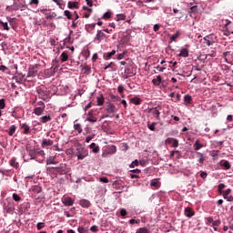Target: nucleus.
<instances>
[{
	"label": "nucleus",
	"mask_w": 233,
	"mask_h": 233,
	"mask_svg": "<svg viewBox=\"0 0 233 233\" xmlns=\"http://www.w3.org/2000/svg\"><path fill=\"white\" fill-rule=\"evenodd\" d=\"M219 165L224 168V170H230V168H232V165H230V162H228V160H221L219 162Z\"/></svg>",
	"instance_id": "nucleus-11"
},
{
	"label": "nucleus",
	"mask_w": 233,
	"mask_h": 233,
	"mask_svg": "<svg viewBox=\"0 0 233 233\" xmlns=\"http://www.w3.org/2000/svg\"><path fill=\"white\" fill-rule=\"evenodd\" d=\"M38 157H45V151L41 149H36V158Z\"/></svg>",
	"instance_id": "nucleus-38"
},
{
	"label": "nucleus",
	"mask_w": 233,
	"mask_h": 233,
	"mask_svg": "<svg viewBox=\"0 0 233 233\" xmlns=\"http://www.w3.org/2000/svg\"><path fill=\"white\" fill-rule=\"evenodd\" d=\"M79 205L83 207V208H88L90 207V202L87 199H81Z\"/></svg>",
	"instance_id": "nucleus-22"
},
{
	"label": "nucleus",
	"mask_w": 233,
	"mask_h": 233,
	"mask_svg": "<svg viewBox=\"0 0 233 233\" xmlns=\"http://www.w3.org/2000/svg\"><path fill=\"white\" fill-rule=\"evenodd\" d=\"M74 129L78 132V134H81L83 132V127H81V124H74Z\"/></svg>",
	"instance_id": "nucleus-35"
},
{
	"label": "nucleus",
	"mask_w": 233,
	"mask_h": 233,
	"mask_svg": "<svg viewBox=\"0 0 233 233\" xmlns=\"http://www.w3.org/2000/svg\"><path fill=\"white\" fill-rule=\"evenodd\" d=\"M174 154H179V150H173L170 152V159H172L174 157Z\"/></svg>",
	"instance_id": "nucleus-61"
},
{
	"label": "nucleus",
	"mask_w": 233,
	"mask_h": 233,
	"mask_svg": "<svg viewBox=\"0 0 233 233\" xmlns=\"http://www.w3.org/2000/svg\"><path fill=\"white\" fill-rule=\"evenodd\" d=\"M86 121H89V123H97V118L94 116H91L86 118Z\"/></svg>",
	"instance_id": "nucleus-41"
},
{
	"label": "nucleus",
	"mask_w": 233,
	"mask_h": 233,
	"mask_svg": "<svg viewBox=\"0 0 233 233\" xmlns=\"http://www.w3.org/2000/svg\"><path fill=\"white\" fill-rule=\"evenodd\" d=\"M178 56L179 57H188V49L183 48Z\"/></svg>",
	"instance_id": "nucleus-32"
},
{
	"label": "nucleus",
	"mask_w": 233,
	"mask_h": 233,
	"mask_svg": "<svg viewBox=\"0 0 233 233\" xmlns=\"http://www.w3.org/2000/svg\"><path fill=\"white\" fill-rule=\"evenodd\" d=\"M35 116H43L45 109L43 107H35L33 112Z\"/></svg>",
	"instance_id": "nucleus-25"
},
{
	"label": "nucleus",
	"mask_w": 233,
	"mask_h": 233,
	"mask_svg": "<svg viewBox=\"0 0 233 233\" xmlns=\"http://www.w3.org/2000/svg\"><path fill=\"white\" fill-rule=\"evenodd\" d=\"M204 41L208 46H211V45H214V42L208 40V36L204 37Z\"/></svg>",
	"instance_id": "nucleus-48"
},
{
	"label": "nucleus",
	"mask_w": 233,
	"mask_h": 233,
	"mask_svg": "<svg viewBox=\"0 0 233 233\" xmlns=\"http://www.w3.org/2000/svg\"><path fill=\"white\" fill-rule=\"evenodd\" d=\"M138 166H139V160L136 159L131 163L130 168H134V167H138Z\"/></svg>",
	"instance_id": "nucleus-54"
},
{
	"label": "nucleus",
	"mask_w": 233,
	"mask_h": 233,
	"mask_svg": "<svg viewBox=\"0 0 233 233\" xmlns=\"http://www.w3.org/2000/svg\"><path fill=\"white\" fill-rule=\"evenodd\" d=\"M76 156L77 159L83 160L85 157H86V156H88V149L83 147H76Z\"/></svg>",
	"instance_id": "nucleus-1"
},
{
	"label": "nucleus",
	"mask_w": 233,
	"mask_h": 233,
	"mask_svg": "<svg viewBox=\"0 0 233 233\" xmlns=\"http://www.w3.org/2000/svg\"><path fill=\"white\" fill-rule=\"evenodd\" d=\"M83 70H84V74H87L88 75V74H90L92 68L89 66H85L83 67Z\"/></svg>",
	"instance_id": "nucleus-46"
},
{
	"label": "nucleus",
	"mask_w": 233,
	"mask_h": 233,
	"mask_svg": "<svg viewBox=\"0 0 233 233\" xmlns=\"http://www.w3.org/2000/svg\"><path fill=\"white\" fill-rule=\"evenodd\" d=\"M15 130H17V127H15V125H12L9 127V130L7 131L9 136H14V134H15Z\"/></svg>",
	"instance_id": "nucleus-30"
},
{
	"label": "nucleus",
	"mask_w": 233,
	"mask_h": 233,
	"mask_svg": "<svg viewBox=\"0 0 233 233\" xmlns=\"http://www.w3.org/2000/svg\"><path fill=\"white\" fill-rule=\"evenodd\" d=\"M117 152V148L116 146H111L107 147L106 152L102 153L103 157H106V156H112V154H116Z\"/></svg>",
	"instance_id": "nucleus-6"
},
{
	"label": "nucleus",
	"mask_w": 233,
	"mask_h": 233,
	"mask_svg": "<svg viewBox=\"0 0 233 233\" xmlns=\"http://www.w3.org/2000/svg\"><path fill=\"white\" fill-rule=\"evenodd\" d=\"M64 15L69 20L72 19V13L69 10L64 11Z\"/></svg>",
	"instance_id": "nucleus-42"
},
{
	"label": "nucleus",
	"mask_w": 233,
	"mask_h": 233,
	"mask_svg": "<svg viewBox=\"0 0 233 233\" xmlns=\"http://www.w3.org/2000/svg\"><path fill=\"white\" fill-rule=\"evenodd\" d=\"M190 13L191 14H196L198 13V5H194L190 8Z\"/></svg>",
	"instance_id": "nucleus-59"
},
{
	"label": "nucleus",
	"mask_w": 233,
	"mask_h": 233,
	"mask_svg": "<svg viewBox=\"0 0 233 233\" xmlns=\"http://www.w3.org/2000/svg\"><path fill=\"white\" fill-rule=\"evenodd\" d=\"M106 36V35H105V33H103V31L98 30L96 33V35L95 37V41H97V43H101V41H103V39H105Z\"/></svg>",
	"instance_id": "nucleus-10"
},
{
	"label": "nucleus",
	"mask_w": 233,
	"mask_h": 233,
	"mask_svg": "<svg viewBox=\"0 0 233 233\" xmlns=\"http://www.w3.org/2000/svg\"><path fill=\"white\" fill-rule=\"evenodd\" d=\"M113 56H116V50H112L109 53L104 54L105 61H108L109 59H112Z\"/></svg>",
	"instance_id": "nucleus-20"
},
{
	"label": "nucleus",
	"mask_w": 233,
	"mask_h": 233,
	"mask_svg": "<svg viewBox=\"0 0 233 233\" xmlns=\"http://www.w3.org/2000/svg\"><path fill=\"white\" fill-rule=\"evenodd\" d=\"M110 17H112L111 12H106L103 15V19H110Z\"/></svg>",
	"instance_id": "nucleus-52"
},
{
	"label": "nucleus",
	"mask_w": 233,
	"mask_h": 233,
	"mask_svg": "<svg viewBox=\"0 0 233 233\" xmlns=\"http://www.w3.org/2000/svg\"><path fill=\"white\" fill-rule=\"evenodd\" d=\"M161 81H163V78L161 76H157V78L152 80V83L155 86H159V85H161Z\"/></svg>",
	"instance_id": "nucleus-23"
},
{
	"label": "nucleus",
	"mask_w": 233,
	"mask_h": 233,
	"mask_svg": "<svg viewBox=\"0 0 233 233\" xmlns=\"http://www.w3.org/2000/svg\"><path fill=\"white\" fill-rule=\"evenodd\" d=\"M36 106L38 108H44V109L46 108V106L45 105V102H43V101L37 102Z\"/></svg>",
	"instance_id": "nucleus-49"
},
{
	"label": "nucleus",
	"mask_w": 233,
	"mask_h": 233,
	"mask_svg": "<svg viewBox=\"0 0 233 233\" xmlns=\"http://www.w3.org/2000/svg\"><path fill=\"white\" fill-rule=\"evenodd\" d=\"M166 144L171 145L173 147V148H177V147H179V140H177L176 138H172V137H167L166 139Z\"/></svg>",
	"instance_id": "nucleus-4"
},
{
	"label": "nucleus",
	"mask_w": 233,
	"mask_h": 233,
	"mask_svg": "<svg viewBox=\"0 0 233 233\" xmlns=\"http://www.w3.org/2000/svg\"><path fill=\"white\" fill-rule=\"evenodd\" d=\"M208 176V174L205 171H200V177H202V179H207V177Z\"/></svg>",
	"instance_id": "nucleus-57"
},
{
	"label": "nucleus",
	"mask_w": 233,
	"mask_h": 233,
	"mask_svg": "<svg viewBox=\"0 0 233 233\" xmlns=\"http://www.w3.org/2000/svg\"><path fill=\"white\" fill-rule=\"evenodd\" d=\"M53 3H56V5H57V6L61 9V10H65V7L66 6V4H65V2L63 0H52Z\"/></svg>",
	"instance_id": "nucleus-19"
},
{
	"label": "nucleus",
	"mask_w": 233,
	"mask_h": 233,
	"mask_svg": "<svg viewBox=\"0 0 233 233\" xmlns=\"http://www.w3.org/2000/svg\"><path fill=\"white\" fill-rule=\"evenodd\" d=\"M56 170L63 176V174H66V165L62 164L60 167H56Z\"/></svg>",
	"instance_id": "nucleus-18"
},
{
	"label": "nucleus",
	"mask_w": 233,
	"mask_h": 233,
	"mask_svg": "<svg viewBox=\"0 0 233 233\" xmlns=\"http://www.w3.org/2000/svg\"><path fill=\"white\" fill-rule=\"evenodd\" d=\"M92 152H94V154H98L99 152V146H96V143H91V145L89 146Z\"/></svg>",
	"instance_id": "nucleus-27"
},
{
	"label": "nucleus",
	"mask_w": 233,
	"mask_h": 233,
	"mask_svg": "<svg viewBox=\"0 0 233 233\" xmlns=\"http://www.w3.org/2000/svg\"><path fill=\"white\" fill-rule=\"evenodd\" d=\"M161 108H159V106L157 107H153L150 108L148 110L149 114H152V116H154V117H156L157 119H159V116H161Z\"/></svg>",
	"instance_id": "nucleus-5"
},
{
	"label": "nucleus",
	"mask_w": 233,
	"mask_h": 233,
	"mask_svg": "<svg viewBox=\"0 0 233 233\" xmlns=\"http://www.w3.org/2000/svg\"><path fill=\"white\" fill-rule=\"evenodd\" d=\"M156 125H157V122H153L151 125H147L149 130H151L152 132L156 131Z\"/></svg>",
	"instance_id": "nucleus-45"
},
{
	"label": "nucleus",
	"mask_w": 233,
	"mask_h": 233,
	"mask_svg": "<svg viewBox=\"0 0 233 233\" xmlns=\"http://www.w3.org/2000/svg\"><path fill=\"white\" fill-rule=\"evenodd\" d=\"M184 101H185V103L190 104L191 101H192V96H191L190 95H186V96H184Z\"/></svg>",
	"instance_id": "nucleus-43"
},
{
	"label": "nucleus",
	"mask_w": 233,
	"mask_h": 233,
	"mask_svg": "<svg viewBox=\"0 0 233 233\" xmlns=\"http://www.w3.org/2000/svg\"><path fill=\"white\" fill-rule=\"evenodd\" d=\"M225 28H227L229 34L233 35V22L229 20H226Z\"/></svg>",
	"instance_id": "nucleus-13"
},
{
	"label": "nucleus",
	"mask_w": 233,
	"mask_h": 233,
	"mask_svg": "<svg viewBox=\"0 0 233 233\" xmlns=\"http://www.w3.org/2000/svg\"><path fill=\"white\" fill-rule=\"evenodd\" d=\"M10 167H13V168H19V163L15 161V158H11L9 161Z\"/></svg>",
	"instance_id": "nucleus-28"
},
{
	"label": "nucleus",
	"mask_w": 233,
	"mask_h": 233,
	"mask_svg": "<svg viewBox=\"0 0 233 233\" xmlns=\"http://www.w3.org/2000/svg\"><path fill=\"white\" fill-rule=\"evenodd\" d=\"M3 208L7 214L14 212V204H12V202L4 203Z\"/></svg>",
	"instance_id": "nucleus-7"
},
{
	"label": "nucleus",
	"mask_w": 233,
	"mask_h": 233,
	"mask_svg": "<svg viewBox=\"0 0 233 233\" xmlns=\"http://www.w3.org/2000/svg\"><path fill=\"white\" fill-rule=\"evenodd\" d=\"M129 223H130V225H136V224L137 225V224L141 223V220L132 218L129 220Z\"/></svg>",
	"instance_id": "nucleus-53"
},
{
	"label": "nucleus",
	"mask_w": 233,
	"mask_h": 233,
	"mask_svg": "<svg viewBox=\"0 0 233 233\" xmlns=\"http://www.w3.org/2000/svg\"><path fill=\"white\" fill-rule=\"evenodd\" d=\"M193 147L195 150L198 151V150H201V148H203V147L205 146L203 144H200L199 139H197Z\"/></svg>",
	"instance_id": "nucleus-26"
},
{
	"label": "nucleus",
	"mask_w": 233,
	"mask_h": 233,
	"mask_svg": "<svg viewBox=\"0 0 233 233\" xmlns=\"http://www.w3.org/2000/svg\"><path fill=\"white\" fill-rule=\"evenodd\" d=\"M179 35H181V33H179V31H177L176 34L171 35L170 40L171 41H177V37H179Z\"/></svg>",
	"instance_id": "nucleus-40"
},
{
	"label": "nucleus",
	"mask_w": 233,
	"mask_h": 233,
	"mask_svg": "<svg viewBox=\"0 0 233 233\" xmlns=\"http://www.w3.org/2000/svg\"><path fill=\"white\" fill-rule=\"evenodd\" d=\"M130 102L133 103V105H141V98H139V96H135L130 99Z\"/></svg>",
	"instance_id": "nucleus-33"
},
{
	"label": "nucleus",
	"mask_w": 233,
	"mask_h": 233,
	"mask_svg": "<svg viewBox=\"0 0 233 233\" xmlns=\"http://www.w3.org/2000/svg\"><path fill=\"white\" fill-rule=\"evenodd\" d=\"M151 187H154L155 188H159V181L157 180H153L151 182Z\"/></svg>",
	"instance_id": "nucleus-51"
},
{
	"label": "nucleus",
	"mask_w": 233,
	"mask_h": 233,
	"mask_svg": "<svg viewBox=\"0 0 233 233\" xmlns=\"http://www.w3.org/2000/svg\"><path fill=\"white\" fill-rule=\"evenodd\" d=\"M37 230H41L42 228H45V223L43 222H38L36 225Z\"/></svg>",
	"instance_id": "nucleus-55"
},
{
	"label": "nucleus",
	"mask_w": 233,
	"mask_h": 233,
	"mask_svg": "<svg viewBox=\"0 0 233 233\" xmlns=\"http://www.w3.org/2000/svg\"><path fill=\"white\" fill-rule=\"evenodd\" d=\"M231 193H232V189L230 188L224 190L222 194L224 199H227V201H233V196L230 195Z\"/></svg>",
	"instance_id": "nucleus-8"
},
{
	"label": "nucleus",
	"mask_w": 233,
	"mask_h": 233,
	"mask_svg": "<svg viewBox=\"0 0 233 233\" xmlns=\"http://www.w3.org/2000/svg\"><path fill=\"white\" fill-rule=\"evenodd\" d=\"M63 203H64L65 207H72V205H74V200L70 197H66L63 199Z\"/></svg>",
	"instance_id": "nucleus-12"
},
{
	"label": "nucleus",
	"mask_w": 233,
	"mask_h": 233,
	"mask_svg": "<svg viewBox=\"0 0 233 233\" xmlns=\"http://www.w3.org/2000/svg\"><path fill=\"white\" fill-rule=\"evenodd\" d=\"M29 156L32 159H37V149L29 150Z\"/></svg>",
	"instance_id": "nucleus-31"
},
{
	"label": "nucleus",
	"mask_w": 233,
	"mask_h": 233,
	"mask_svg": "<svg viewBox=\"0 0 233 233\" xmlns=\"http://www.w3.org/2000/svg\"><path fill=\"white\" fill-rule=\"evenodd\" d=\"M106 112L107 114L106 117H114V116H116V113L117 112V109L116 108V106L114 104L109 103L106 106Z\"/></svg>",
	"instance_id": "nucleus-3"
},
{
	"label": "nucleus",
	"mask_w": 233,
	"mask_h": 233,
	"mask_svg": "<svg viewBox=\"0 0 233 233\" xmlns=\"http://www.w3.org/2000/svg\"><path fill=\"white\" fill-rule=\"evenodd\" d=\"M86 30H90V28H92V30H94V28H96V24H88L86 25Z\"/></svg>",
	"instance_id": "nucleus-58"
},
{
	"label": "nucleus",
	"mask_w": 233,
	"mask_h": 233,
	"mask_svg": "<svg viewBox=\"0 0 233 233\" xmlns=\"http://www.w3.org/2000/svg\"><path fill=\"white\" fill-rule=\"evenodd\" d=\"M117 90L119 94H123V92L125 91V87L123 86H118Z\"/></svg>",
	"instance_id": "nucleus-64"
},
{
	"label": "nucleus",
	"mask_w": 233,
	"mask_h": 233,
	"mask_svg": "<svg viewBox=\"0 0 233 233\" xmlns=\"http://www.w3.org/2000/svg\"><path fill=\"white\" fill-rule=\"evenodd\" d=\"M105 105V96L100 95L96 97V106H103Z\"/></svg>",
	"instance_id": "nucleus-17"
},
{
	"label": "nucleus",
	"mask_w": 233,
	"mask_h": 233,
	"mask_svg": "<svg viewBox=\"0 0 233 233\" xmlns=\"http://www.w3.org/2000/svg\"><path fill=\"white\" fill-rule=\"evenodd\" d=\"M67 7L70 8V9H76V10H79V2H72V1H69L67 3Z\"/></svg>",
	"instance_id": "nucleus-15"
},
{
	"label": "nucleus",
	"mask_w": 233,
	"mask_h": 233,
	"mask_svg": "<svg viewBox=\"0 0 233 233\" xmlns=\"http://www.w3.org/2000/svg\"><path fill=\"white\" fill-rule=\"evenodd\" d=\"M6 106V104L5 103V99H0V110H3Z\"/></svg>",
	"instance_id": "nucleus-56"
},
{
	"label": "nucleus",
	"mask_w": 233,
	"mask_h": 233,
	"mask_svg": "<svg viewBox=\"0 0 233 233\" xmlns=\"http://www.w3.org/2000/svg\"><path fill=\"white\" fill-rule=\"evenodd\" d=\"M38 5H39V0H30L29 1L30 6H38Z\"/></svg>",
	"instance_id": "nucleus-44"
},
{
	"label": "nucleus",
	"mask_w": 233,
	"mask_h": 233,
	"mask_svg": "<svg viewBox=\"0 0 233 233\" xmlns=\"http://www.w3.org/2000/svg\"><path fill=\"white\" fill-rule=\"evenodd\" d=\"M13 199H14V201L19 202V201H21V197H19V195H17V193H14Z\"/></svg>",
	"instance_id": "nucleus-50"
},
{
	"label": "nucleus",
	"mask_w": 233,
	"mask_h": 233,
	"mask_svg": "<svg viewBox=\"0 0 233 233\" xmlns=\"http://www.w3.org/2000/svg\"><path fill=\"white\" fill-rule=\"evenodd\" d=\"M20 127L24 130V134H30V127L26 123L20 124Z\"/></svg>",
	"instance_id": "nucleus-24"
},
{
	"label": "nucleus",
	"mask_w": 233,
	"mask_h": 233,
	"mask_svg": "<svg viewBox=\"0 0 233 233\" xmlns=\"http://www.w3.org/2000/svg\"><path fill=\"white\" fill-rule=\"evenodd\" d=\"M55 17H57V14L56 12L46 14V19H54Z\"/></svg>",
	"instance_id": "nucleus-37"
},
{
	"label": "nucleus",
	"mask_w": 233,
	"mask_h": 233,
	"mask_svg": "<svg viewBox=\"0 0 233 233\" xmlns=\"http://www.w3.org/2000/svg\"><path fill=\"white\" fill-rule=\"evenodd\" d=\"M0 25L1 26L4 28V30H6L8 32V30H10V27L8 26V23H5L2 20H0Z\"/></svg>",
	"instance_id": "nucleus-39"
},
{
	"label": "nucleus",
	"mask_w": 233,
	"mask_h": 233,
	"mask_svg": "<svg viewBox=\"0 0 233 233\" xmlns=\"http://www.w3.org/2000/svg\"><path fill=\"white\" fill-rule=\"evenodd\" d=\"M29 192H32V196L35 199H43V196H37V194H41V192H43V188H41V187L32 186Z\"/></svg>",
	"instance_id": "nucleus-2"
},
{
	"label": "nucleus",
	"mask_w": 233,
	"mask_h": 233,
	"mask_svg": "<svg viewBox=\"0 0 233 233\" xmlns=\"http://www.w3.org/2000/svg\"><path fill=\"white\" fill-rule=\"evenodd\" d=\"M39 123L38 125H41V123L45 124V123H48L49 121H52V116H50V115L48 116H43L39 118Z\"/></svg>",
	"instance_id": "nucleus-16"
},
{
	"label": "nucleus",
	"mask_w": 233,
	"mask_h": 233,
	"mask_svg": "<svg viewBox=\"0 0 233 233\" xmlns=\"http://www.w3.org/2000/svg\"><path fill=\"white\" fill-rule=\"evenodd\" d=\"M195 215L196 212H194V210H192L190 208H187L185 209V216H187V218H192Z\"/></svg>",
	"instance_id": "nucleus-21"
},
{
	"label": "nucleus",
	"mask_w": 233,
	"mask_h": 233,
	"mask_svg": "<svg viewBox=\"0 0 233 233\" xmlns=\"http://www.w3.org/2000/svg\"><path fill=\"white\" fill-rule=\"evenodd\" d=\"M90 230H91V232H98V228H97V226H92L91 228H90Z\"/></svg>",
	"instance_id": "nucleus-63"
},
{
	"label": "nucleus",
	"mask_w": 233,
	"mask_h": 233,
	"mask_svg": "<svg viewBox=\"0 0 233 233\" xmlns=\"http://www.w3.org/2000/svg\"><path fill=\"white\" fill-rule=\"evenodd\" d=\"M90 12H88V11H85L84 13H83V17H85L86 19H88V17H90Z\"/></svg>",
	"instance_id": "nucleus-60"
},
{
	"label": "nucleus",
	"mask_w": 233,
	"mask_h": 233,
	"mask_svg": "<svg viewBox=\"0 0 233 233\" xmlns=\"http://www.w3.org/2000/svg\"><path fill=\"white\" fill-rule=\"evenodd\" d=\"M52 145H54V141L51 139H46V138H44L41 143V147L43 148H45V147H52Z\"/></svg>",
	"instance_id": "nucleus-14"
},
{
	"label": "nucleus",
	"mask_w": 233,
	"mask_h": 233,
	"mask_svg": "<svg viewBox=\"0 0 233 233\" xmlns=\"http://www.w3.org/2000/svg\"><path fill=\"white\" fill-rule=\"evenodd\" d=\"M136 233H150V229L147 228H139L137 229Z\"/></svg>",
	"instance_id": "nucleus-36"
},
{
	"label": "nucleus",
	"mask_w": 233,
	"mask_h": 233,
	"mask_svg": "<svg viewBox=\"0 0 233 233\" xmlns=\"http://www.w3.org/2000/svg\"><path fill=\"white\" fill-rule=\"evenodd\" d=\"M125 19H127V15L124 14L116 15L115 17V21H125Z\"/></svg>",
	"instance_id": "nucleus-34"
},
{
	"label": "nucleus",
	"mask_w": 233,
	"mask_h": 233,
	"mask_svg": "<svg viewBox=\"0 0 233 233\" xmlns=\"http://www.w3.org/2000/svg\"><path fill=\"white\" fill-rule=\"evenodd\" d=\"M46 165H56V161L54 160V157H50L46 160Z\"/></svg>",
	"instance_id": "nucleus-47"
},
{
	"label": "nucleus",
	"mask_w": 233,
	"mask_h": 233,
	"mask_svg": "<svg viewBox=\"0 0 233 233\" xmlns=\"http://www.w3.org/2000/svg\"><path fill=\"white\" fill-rule=\"evenodd\" d=\"M127 209L122 208L120 210V215L122 216V218H125V216H127Z\"/></svg>",
	"instance_id": "nucleus-62"
},
{
	"label": "nucleus",
	"mask_w": 233,
	"mask_h": 233,
	"mask_svg": "<svg viewBox=\"0 0 233 233\" xmlns=\"http://www.w3.org/2000/svg\"><path fill=\"white\" fill-rule=\"evenodd\" d=\"M36 92L38 94L39 99H43V101H46L47 91H45L42 88H37Z\"/></svg>",
	"instance_id": "nucleus-9"
},
{
	"label": "nucleus",
	"mask_w": 233,
	"mask_h": 233,
	"mask_svg": "<svg viewBox=\"0 0 233 233\" xmlns=\"http://www.w3.org/2000/svg\"><path fill=\"white\" fill-rule=\"evenodd\" d=\"M60 60L61 63H66V61H68V54H66V52H63L60 56Z\"/></svg>",
	"instance_id": "nucleus-29"
}]
</instances>
